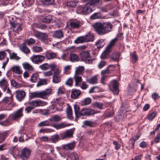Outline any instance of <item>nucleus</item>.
Segmentation results:
<instances>
[{"label": "nucleus", "mask_w": 160, "mask_h": 160, "mask_svg": "<svg viewBox=\"0 0 160 160\" xmlns=\"http://www.w3.org/2000/svg\"><path fill=\"white\" fill-rule=\"evenodd\" d=\"M74 42L76 44L86 42L84 36L77 38L75 40Z\"/></svg>", "instance_id": "nucleus-41"}, {"label": "nucleus", "mask_w": 160, "mask_h": 160, "mask_svg": "<svg viewBox=\"0 0 160 160\" xmlns=\"http://www.w3.org/2000/svg\"><path fill=\"white\" fill-rule=\"evenodd\" d=\"M38 79H40L39 78V75L38 73H36L33 74L31 78V81L33 82H36Z\"/></svg>", "instance_id": "nucleus-45"}, {"label": "nucleus", "mask_w": 160, "mask_h": 160, "mask_svg": "<svg viewBox=\"0 0 160 160\" xmlns=\"http://www.w3.org/2000/svg\"><path fill=\"white\" fill-rule=\"evenodd\" d=\"M65 5L67 7H74L76 5L75 2L74 1H70L67 2L65 3Z\"/></svg>", "instance_id": "nucleus-53"}, {"label": "nucleus", "mask_w": 160, "mask_h": 160, "mask_svg": "<svg viewBox=\"0 0 160 160\" xmlns=\"http://www.w3.org/2000/svg\"><path fill=\"white\" fill-rule=\"evenodd\" d=\"M112 66V65H110L107 67L106 70H102L101 72V74L105 75L106 74L109 73L111 70L109 69V68Z\"/></svg>", "instance_id": "nucleus-61"}, {"label": "nucleus", "mask_w": 160, "mask_h": 160, "mask_svg": "<svg viewBox=\"0 0 160 160\" xmlns=\"http://www.w3.org/2000/svg\"><path fill=\"white\" fill-rule=\"evenodd\" d=\"M45 57L42 55H34L30 58V59L34 63L38 64L41 63L45 60Z\"/></svg>", "instance_id": "nucleus-6"}, {"label": "nucleus", "mask_w": 160, "mask_h": 160, "mask_svg": "<svg viewBox=\"0 0 160 160\" xmlns=\"http://www.w3.org/2000/svg\"><path fill=\"white\" fill-rule=\"evenodd\" d=\"M21 154L20 158L23 160H27L30 156L31 153L30 151L27 148H25L21 151Z\"/></svg>", "instance_id": "nucleus-11"}, {"label": "nucleus", "mask_w": 160, "mask_h": 160, "mask_svg": "<svg viewBox=\"0 0 160 160\" xmlns=\"http://www.w3.org/2000/svg\"><path fill=\"white\" fill-rule=\"evenodd\" d=\"M11 83L13 86L16 88H18L21 86L20 84L16 82L14 80H12L11 81Z\"/></svg>", "instance_id": "nucleus-63"}, {"label": "nucleus", "mask_w": 160, "mask_h": 160, "mask_svg": "<svg viewBox=\"0 0 160 160\" xmlns=\"http://www.w3.org/2000/svg\"><path fill=\"white\" fill-rule=\"evenodd\" d=\"M84 37L86 42H92L94 40V36L93 33H89L84 36Z\"/></svg>", "instance_id": "nucleus-24"}, {"label": "nucleus", "mask_w": 160, "mask_h": 160, "mask_svg": "<svg viewBox=\"0 0 160 160\" xmlns=\"http://www.w3.org/2000/svg\"><path fill=\"white\" fill-rule=\"evenodd\" d=\"M93 27L98 35H104L112 30L113 25L110 22H98L93 25Z\"/></svg>", "instance_id": "nucleus-2"}, {"label": "nucleus", "mask_w": 160, "mask_h": 160, "mask_svg": "<svg viewBox=\"0 0 160 160\" xmlns=\"http://www.w3.org/2000/svg\"><path fill=\"white\" fill-rule=\"evenodd\" d=\"M110 85L111 87H112V90L114 94L117 95L119 93V89L118 88V83L116 80H113L112 81Z\"/></svg>", "instance_id": "nucleus-9"}, {"label": "nucleus", "mask_w": 160, "mask_h": 160, "mask_svg": "<svg viewBox=\"0 0 160 160\" xmlns=\"http://www.w3.org/2000/svg\"><path fill=\"white\" fill-rule=\"evenodd\" d=\"M102 3V0H88L86 4L84 6L80 7L78 8L77 12L82 14H89L94 10V6L100 5Z\"/></svg>", "instance_id": "nucleus-1"}, {"label": "nucleus", "mask_w": 160, "mask_h": 160, "mask_svg": "<svg viewBox=\"0 0 160 160\" xmlns=\"http://www.w3.org/2000/svg\"><path fill=\"white\" fill-rule=\"evenodd\" d=\"M76 146V143L74 142H72L66 144L62 145V148L65 150H71L73 149Z\"/></svg>", "instance_id": "nucleus-15"}, {"label": "nucleus", "mask_w": 160, "mask_h": 160, "mask_svg": "<svg viewBox=\"0 0 160 160\" xmlns=\"http://www.w3.org/2000/svg\"><path fill=\"white\" fill-rule=\"evenodd\" d=\"M61 76H53L52 82L54 83H58L61 81Z\"/></svg>", "instance_id": "nucleus-58"}, {"label": "nucleus", "mask_w": 160, "mask_h": 160, "mask_svg": "<svg viewBox=\"0 0 160 160\" xmlns=\"http://www.w3.org/2000/svg\"><path fill=\"white\" fill-rule=\"evenodd\" d=\"M106 64V62L102 60L98 64V67L100 69H101L104 66H105Z\"/></svg>", "instance_id": "nucleus-64"}, {"label": "nucleus", "mask_w": 160, "mask_h": 160, "mask_svg": "<svg viewBox=\"0 0 160 160\" xmlns=\"http://www.w3.org/2000/svg\"><path fill=\"white\" fill-rule=\"evenodd\" d=\"M110 52H108L106 51V49L103 52L101 55L100 57L102 59H106L108 56V53Z\"/></svg>", "instance_id": "nucleus-57"}, {"label": "nucleus", "mask_w": 160, "mask_h": 160, "mask_svg": "<svg viewBox=\"0 0 160 160\" xmlns=\"http://www.w3.org/2000/svg\"><path fill=\"white\" fill-rule=\"evenodd\" d=\"M78 158V155L77 153L72 152L69 155H68L67 160H76Z\"/></svg>", "instance_id": "nucleus-36"}, {"label": "nucleus", "mask_w": 160, "mask_h": 160, "mask_svg": "<svg viewBox=\"0 0 160 160\" xmlns=\"http://www.w3.org/2000/svg\"><path fill=\"white\" fill-rule=\"evenodd\" d=\"M73 130L71 129L67 130L62 136L63 139L66 138H70L73 136Z\"/></svg>", "instance_id": "nucleus-27"}, {"label": "nucleus", "mask_w": 160, "mask_h": 160, "mask_svg": "<svg viewBox=\"0 0 160 160\" xmlns=\"http://www.w3.org/2000/svg\"><path fill=\"white\" fill-rule=\"evenodd\" d=\"M8 85V82L5 78H3L0 80V87L4 92L6 91Z\"/></svg>", "instance_id": "nucleus-19"}, {"label": "nucleus", "mask_w": 160, "mask_h": 160, "mask_svg": "<svg viewBox=\"0 0 160 160\" xmlns=\"http://www.w3.org/2000/svg\"><path fill=\"white\" fill-rule=\"evenodd\" d=\"M23 108H21L10 115L9 117L12 120L18 121L23 115Z\"/></svg>", "instance_id": "nucleus-5"}, {"label": "nucleus", "mask_w": 160, "mask_h": 160, "mask_svg": "<svg viewBox=\"0 0 160 160\" xmlns=\"http://www.w3.org/2000/svg\"><path fill=\"white\" fill-rule=\"evenodd\" d=\"M101 17L100 13L97 12L94 13L91 17V18L92 19H98Z\"/></svg>", "instance_id": "nucleus-55"}, {"label": "nucleus", "mask_w": 160, "mask_h": 160, "mask_svg": "<svg viewBox=\"0 0 160 160\" xmlns=\"http://www.w3.org/2000/svg\"><path fill=\"white\" fill-rule=\"evenodd\" d=\"M103 104L101 102H96L93 104L94 107L100 109H102V108Z\"/></svg>", "instance_id": "nucleus-60"}, {"label": "nucleus", "mask_w": 160, "mask_h": 160, "mask_svg": "<svg viewBox=\"0 0 160 160\" xmlns=\"http://www.w3.org/2000/svg\"><path fill=\"white\" fill-rule=\"evenodd\" d=\"M39 81L37 84V87H39L41 86L46 85L47 84V82L45 79H39Z\"/></svg>", "instance_id": "nucleus-54"}, {"label": "nucleus", "mask_w": 160, "mask_h": 160, "mask_svg": "<svg viewBox=\"0 0 160 160\" xmlns=\"http://www.w3.org/2000/svg\"><path fill=\"white\" fill-rule=\"evenodd\" d=\"M71 66L68 65L65 66L63 68V73L65 74H68L70 73L69 71L71 69Z\"/></svg>", "instance_id": "nucleus-47"}, {"label": "nucleus", "mask_w": 160, "mask_h": 160, "mask_svg": "<svg viewBox=\"0 0 160 160\" xmlns=\"http://www.w3.org/2000/svg\"><path fill=\"white\" fill-rule=\"evenodd\" d=\"M101 89L98 87H92L89 91V93H96L101 91Z\"/></svg>", "instance_id": "nucleus-46"}, {"label": "nucleus", "mask_w": 160, "mask_h": 160, "mask_svg": "<svg viewBox=\"0 0 160 160\" xmlns=\"http://www.w3.org/2000/svg\"><path fill=\"white\" fill-rule=\"evenodd\" d=\"M51 123L50 122L49 120V119L39 123L38 124V126L39 127H42L44 126H50Z\"/></svg>", "instance_id": "nucleus-44"}, {"label": "nucleus", "mask_w": 160, "mask_h": 160, "mask_svg": "<svg viewBox=\"0 0 160 160\" xmlns=\"http://www.w3.org/2000/svg\"><path fill=\"white\" fill-rule=\"evenodd\" d=\"M86 81L90 84H95L97 82V78L96 76H94L90 78L87 79Z\"/></svg>", "instance_id": "nucleus-42"}, {"label": "nucleus", "mask_w": 160, "mask_h": 160, "mask_svg": "<svg viewBox=\"0 0 160 160\" xmlns=\"http://www.w3.org/2000/svg\"><path fill=\"white\" fill-rule=\"evenodd\" d=\"M11 25L13 31L16 33H18L22 30L21 25L18 23H12Z\"/></svg>", "instance_id": "nucleus-14"}, {"label": "nucleus", "mask_w": 160, "mask_h": 160, "mask_svg": "<svg viewBox=\"0 0 160 160\" xmlns=\"http://www.w3.org/2000/svg\"><path fill=\"white\" fill-rule=\"evenodd\" d=\"M33 52H42L43 51V49L41 47L34 46L32 48Z\"/></svg>", "instance_id": "nucleus-52"}, {"label": "nucleus", "mask_w": 160, "mask_h": 160, "mask_svg": "<svg viewBox=\"0 0 160 160\" xmlns=\"http://www.w3.org/2000/svg\"><path fill=\"white\" fill-rule=\"evenodd\" d=\"M105 44L103 39H100L98 40L96 43V45L98 48H100L102 47Z\"/></svg>", "instance_id": "nucleus-43"}, {"label": "nucleus", "mask_w": 160, "mask_h": 160, "mask_svg": "<svg viewBox=\"0 0 160 160\" xmlns=\"http://www.w3.org/2000/svg\"><path fill=\"white\" fill-rule=\"evenodd\" d=\"M28 103L30 106H32V107H34V108L36 107L44 106L48 104L47 102L42 101L40 100H33L31 102H29Z\"/></svg>", "instance_id": "nucleus-7"}, {"label": "nucleus", "mask_w": 160, "mask_h": 160, "mask_svg": "<svg viewBox=\"0 0 160 160\" xmlns=\"http://www.w3.org/2000/svg\"><path fill=\"white\" fill-rule=\"evenodd\" d=\"M42 22L46 23H50L52 21V16L50 15H48L43 17L42 18Z\"/></svg>", "instance_id": "nucleus-35"}, {"label": "nucleus", "mask_w": 160, "mask_h": 160, "mask_svg": "<svg viewBox=\"0 0 160 160\" xmlns=\"http://www.w3.org/2000/svg\"><path fill=\"white\" fill-rule=\"evenodd\" d=\"M59 138V136L58 134H54L52 136L51 139L52 142H56L58 141Z\"/></svg>", "instance_id": "nucleus-56"}, {"label": "nucleus", "mask_w": 160, "mask_h": 160, "mask_svg": "<svg viewBox=\"0 0 160 160\" xmlns=\"http://www.w3.org/2000/svg\"><path fill=\"white\" fill-rule=\"evenodd\" d=\"M9 58L10 59L18 60L20 58L17 55V53L15 52H9Z\"/></svg>", "instance_id": "nucleus-38"}, {"label": "nucleus", "mask_w": 160, "mask_h": 160, "mask_svg": "<svg viewBox=\"0 0 160 160\" xmlns=\"http://www.w3.org/2000/svg\"><path fill=\"white\" fill-rule=\"evenodd\" d=\"M139 138V137L138 136L136 135L130 139L131 142V143H129V146L131 148H133L135 141Z\"/></svg>", "instance_id": "nucleus-34"}, {"label": "nucleus", "mask_w": 160, "mask_h": 160, "mask_svg": "<svg viewBox=\"0 0 160 160\" xmlns=\"http://www.w3.org/2000/svg\"><path fill=\"white\" fill-rule=\"evenodd\" d=\"M0 124L3 126H7L10 125L11 122L8 120L7 119L3 122H0Z\"/></svg>", "instance_id": "nucleus-59"}, {"label": "nucleus", "mask_w": 160, "mask_h": 160, "mask_svg": "<svg viewBox=\"0 0 160 160\" xmlns=\"http://www.w3.org/2000/svg\"><path fill=\"white\" fill-rule=\"evenodd\" d=\"M117 38H115L112 39L110 42L109 44L107 46L106 48V51L108 52H111L112 50V47L114 45L115 43L118 41Z\"/></svg>", "instance_id": "nucleus-25"}, {"label": "nucleus", "mask_w": 160, "mask_h": 160, "mask_svg": "<svg viewBox=\"0 0 160 160\" xmlns=\"http://www.w3.org/2000/svg\"><path fill=\"white\" fill-rule=\"evenodd\" d=\"M69 60L72 62H76L79 60V58L76 54L72 53L70 55Z\"/></svg>", "instance_id": "nucleus-32"}, {"label": "nucleus", "mask_w": 160, "mask_h": 160, "mask_svg": "<svg viewBox=\"0 0 160 160\" xmlns=\"http://www.w3.org/2000/svg\"><path fill=\"white\" fill-rule=\"evenodd\" d=\"M63 33L62 31L57 30L54 32L52 36L57 38H60L63 37Z\"/></svg>", "instance_id": "nucleus-31"}, {"label": "nucleus", "mask_w": 160, "mask_h": 160, "mask_svg": "<svg viewBox=\"0 0 160 160\" xmlns=\"http://www.w3.org/2000/svg\"><path fill=\"white\" fill-rule=\"evenodd\" d=\"M9 134V130L0 133V143L3 142Z\"/></svg>", "instance_id": "nucleus-23"}, {"label": "nucleus", "mask_w": 160, "mask_h": 160, "mask_svg": "<svg viewBox=\"0 0 160 160\" xmlns=\"http://www.w3.org/2000/svg\"><path fill=\"white\" fill-rule=\"evenodd\" d=\"M82 75L75 74L73 76V79L75 81V86H78L79 83L82 81Z\"/></svg>", "instance_id": "nucleus-20"}, {"label": "nucleus", "mask_w": 160, "mask_h": 160, "mask_svg": "<svg viewBox=\"0 0 160 160\" xmlns=\"http://www.w3.org/2000/svg\"><path fill=\"white\" fill-rule=\"evenodd\" d=\"M131 60L133 63H135L138 60V57L135 52L131 54Z\"/></svg>", "instance_id": "nucleus-51"}, {"label": "nucleus", "mask_w": 160, "mask_h": 160, "mask_svg": "<svg viewBox=\"0 0 160 160\" xmlns=\"http://www.w3.org/2000/svg\"><path fill=\"white\" fill-rule=\"evenodd\" d=\"M34 35L38 39H40L43 41L47 40L48 38V35L46 33L39 32H35Z\"/></svg>", "instance_id": "nucleus-12"}, {"label": "nucleus", "mask_w": 160, "mask_h": 160, "mask_svg": "<svg viewBox=\"0 0 160 160\" xmlns=\"http://www.w3.org/2000/svg\"><path fill=\"white\" fill-rule=\"evenodd\" d=\"M83 124L84 125L90 127H93L94 125L93 122L88 120L85 121L83 122Z\"/></svg>", "instance_id": "nucleus-48"}, {"label": "nucleus", "mask_w": 160, "mask_h": 160, "mask_svg": "<svg viewBox=\"0 0 160 160\" xmlns=\"http://www.w3.org/2000/svg\"><path fill=\"white\" fill-rule=\"evenodd\" d=\"M74 112L76 118L80 116H89L94 115L96 112L93 109L88 108H83L80 110L79 107L76 104L74 105Z\"/></svg>", "instance_id": "nucleus-3"}, {"label": "nucleus", "mask_w": 160, "mask_h": 160, "mask_svg": "<svg viewBox=\"0 0 160 160\" xmlns=\"http://www.w3.org/2000/svg\"><path fill=\"white\" fill-rule=\"evenodd\" d=\"M85 70V68L82 66H79L75 68V74L82 75Z\"/></svg>", "instance_id": "nucleus-29"}, {"label": "nucleus", "mask_w": 160, "mask_h": 160, "mask_svg": "<svg viewBox=\"0 0 160 160\" xmlns=\"http://www.w3.org/2000/svg\"><path fill=\"white\" fill-rule=\"evenodd\" d=\"M15 94L17 99L19 101H21L25 97L26 94L23 91L18 90L16 92Z\"/></svg>", "instance_id": "nucleus-13"}, {"label": "nucleus", "mask_w": 160, "mask_h": 160, "mask_svg": "<svg viewBox=\"0 0 160 160\" xmlns=\"http://www.w3.org/2000/svg\"><path fill=\"white\" fill-rule=\"evenodd\" d=\"M83 24L82 21L75 19L71 20L69 24L71 28L75 29L80 28Z\"/></svg>", "instance_id": "nucleus-8"}, {"label": "nucleus", "mask_w": 160, "mask_h": 160, "mask_svg": "<svg viewBox=\"0 0 160 160\" xmlns=\"http://www.w3.org/2000/svg\"><path fill=\"white\" fill-rule=\"evenodd\" d=\"M19 49L24 53L28 54L30 53V50L27 47L26 44L25 43L21 44L19 47Z\"/></svg>", "instance_id": "nucleus-18"}, {"label": "nucleus", "mask_w": 160, "mask_h": 160, "mask_svg": "<svg viewBox=\"0 0 160 160\" xmlns=\"http://www.w3.org/2000/svg\"><path fill=\"white\" fill-rule=\"evenodd\" d=\"M66 112L67 114V117L70 120L73 119L72 116V111L71 107L68 106L67 108Z\"/></svg>", "instance_id": "nucleus-30"}, {"label": "nucleus", "mask_w": 160, "mask_h": 160, "mask_svg": "<svg viewBox=\"0 0 160 160\" xmlns=\"http://www.w3.org/2000/svg\"><path fill=\"white\" fill-rule=\"evenodd\" d=\"M11 70L13 72L18 74H21L22 72L21 67L19 66H14L11 68Z\"/></svg>", "instance_id": "nucleus-22"}, {"label": "nucleus", "mask_w": 160, "mask_h": 160, "mask_svg": "<svg viewBox=\"0 0 160 160\" xmlns=\"http://www.w3.org/2000/svg\"><path fill=\"white\" fill-rule=\"evenodd\" d=\"M51 92V89H49L40 92H32L30 96V98L31 99L39 98L46 99H47V97L50 95Z\"/></svg>", "instance_id": "nucleus-4"}, {"label": "nucleus", "mask_w": 160, "mask_h": 160, "mask_svg": "<svg viewBox=\"0 0 160 160\" xmlns=\"http://www.w3.org/2000/svg\"><path fill=\"white\" fill-rule=\"evenodd\" d=\"M81 92L79 90L72 89V90L71 97L73 99L77 98L80 95Z\"/></svg>", "instance_id": "nucleus-21"}, {"label": "nucleus", "mask_w": 160, "mask_h": 160, "mask_svg": "<svg viewBox=\"0 0 160 160\" xmlns=\"http://www.w3.org/2000/svg\"><path fill=\"white\" fill-rule=\"evenodd\" d=\"M22 66L23 68L30 72H33L34 70V67L28 62H24L22 63Z\"/></svg>", "instance_id": "nucleus-16"}, {"label": "nucleus", "mask_w": 160, "mask_h": 160, "mask_svg": "<svg viewBox=\"0 0 160 160\" xmlns=\"http://www.w3.org/2000/svg\"><path fill=\"white\" fill-rule=\"evenodd\" d=\"M91 101V99L89 98H88L82 100L81 104L82 106L87 105L90 104Z\"/></svg>", "instance_id": "nucleus-40"}, {"label": "nucleus", "mask_w": 160, "mask_h": 160, "mask_svg": "<svg viewBox=\"0 0 160 160\" xmlns=\"http://www.w3.org/2000/svg\"><path fill=\"white\" fill-rule=\"evenodd\" d=\"M35 42V40L32 38L29 39H27L25 40V43L27 44L28 45L34 44Z\"/></svg>", "instance_id": "nucleus-50"}, {"label": "nucleus", "mask_w": 160, "mask_h": 160, "mask_svg": "<svg viewBox=\"0 0 160 160\" xmlns=\"http://www.w3.org/2000/svg\"><path fill=\"white\" fill-rule=\"evenodd\" d=\"M70 125H71V124H67L63 122L58 124H53L52 126L57 129H59L69 126Z\"/></svg>", "instance_id": "nucleus-26"}, {"label": "nucleus", "mask_w": 160, "mask_h": 160, "mask_svg": "<svg viewBox=\"0 0 160 160\" xmlns=\"http://www.w3.org/2000/svg\"><path fill=\"white\" fill-rule=\"evenodd\" d=\"M80 55L81 59L85 61L87 58L90 57V54L89 51H83L80 53Z\"/></svg>", "instance_id": "nucleus-17"}, {"label": "nucleus", "mask_w": 160, "mask_h": 160, "mask_svg": "<svg viewBox=\"0 0 160 160\" xmlns=\"http://www.w3.org/2000/svg\"><path fill=\"white\" fill-rule=\"evenodd\" d=\"M45 57L47 60H51L56 58L57 53L54 52H46L45 53Z\"/></svg>", "instance_id": "nucleus-28"}, {"label": "nucleus", "mask_w": 160, "mask_h": 160, "mask_svg": "<svg viewBox=\"0 0 160 160\" xmlns=\"http://www.w3.org/2000/svg\"><path fill=\"white\" fill-rule=\"evenodd\" d=\"M61 120L60 117L58 115H54L52 116L51 118L49 119V120L50 122L51 123L52 122H58Z\"/></svg>", "instance_id": "nucleus-39"}, {"label": "nucleus", "mask_w": 160, "mask_h": 160, "mask_svg": "<svg viewBox=\"0 0 160 160\" xmlns=\"http://www.w3.org/2000/svg\"><path fill=\"white\" fill-rule=\"evenodd\" d=\"M10 151L13 155H15L18 156L19 154V150L15 146L11 147L10 149Z\"/></svg>", "instance_id": "nucleus-37"}, {"label": "nucleus", "mask_w": 160, "mask_h": 160, "mask_svg": "<svg viewBox=\"0 0 160 160\" xmlns=\"http://www.w3.org/2000/svg\"><path fill=\"white\" fill-rule=\"evenodd\" d=\"M12 101V96L11 98L5 97L2 101L1 102L4 105L9 104Z\"/></svg>", "instance_id": "nucleus-33"}, {"label": "nucleus", "mask_w": 160, "mask_h": 160, "mask_svg": "<svg viewBox=\"0 0 160 160\" xmlns=\"http://www.w3.org/2000/svg\"><path fill=\"white\" fill-rule=\"evenodd\" d=\"M43 3L46 5L52 4L54 2V0H42Z\"/></svg>", "instance_id": "nucleus-62"}, {"label": "nucleus", "mask_w": 160, "mask_h": 160, "mask_svg": "<svg viewBox=\"0 0 160 160\" xmlns=\"http://www.w3.org/2000/svg\"><path fill=\"white\" fill-rule=\"evenodd\" d=\"M7 54V53L5 51L0 52V60H6L5 61L3 62L2 63V68L4 69L9 61V58L6 57Z\"/></svg>", "instance_id": "nucleus-10"}, {"label": "nucleus", "mask_w": 160, "mask_h": 160, "mask_svg": "<svg viewBox=\"0 0 160 160\" xmlns=\"http://www.w3.org/2000/svg\"><path fill=\"white\" fill-rule=\"evenodd\" d=\"M49 64L48 63H44L39 66L40 68L42 70H46L49 69Z\"/></svg>", "instance_id": "nucleus-49"}]
</instances>
